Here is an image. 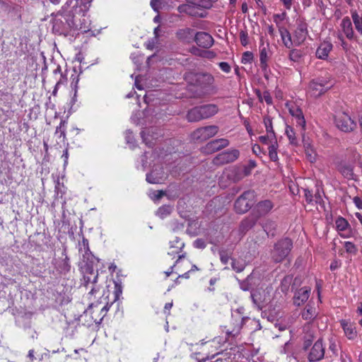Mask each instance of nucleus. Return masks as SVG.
<instances>
[{"mask_svg":"<svg viewBox=\"0 0 362 362\" xmlns=\"http://www.w3.org/2000/svg\"><path fill=\"white\" fill-rule=\"evenodd\" d=\"M293 247V242L286 238L279 240L272 252V258L275 262H282L289 254Z\"/></svg>","mask_w":362,"mask_h":362,"instance_id":"7ed1b4c3","label":"nucleus"},{"mask_svg":"<svg viewBox=\"0 0 362 362\" xmlns=\"http://www.w3.org/2000/svg\"><path fill=\"white\" fill-rule=\"evenodd\" d=\"M259 142H261L263 144H274V140H273L272 139V135L269 134H267V135L260 136L259 137ZM275 141H277L276 136H275Z\"/></svg>","mask_w":362,"mask_h":362,"instance_id":"49530a36","label":"nucleus"},{"mask_svg":"<svg viewBox=\"0 0 362 362\" xmlns=\"http://www.w3.org/2000/svg\"><path fill=\"white\" fill-rule=\"evenodd\" d=\"M125 138H126V141H127V144H132L134 146V136L132 134V132L131 130L126 131Z\"/></svg>","mask_w":362,"mask_h":362,"instance_id":"6e6d98bb","label":"nucleus"},{"mask_svg":"<svg viewBox=\"0 0 362 362\" xmlns=\"http://www.w3.org/2000/svg\"><path fill=\"white\" fill-rule=\"evenodd\" d=\"M314 197L315 199H313V202H315L316 204H319L324 207L325 203L322 199L320 189L316 190Z\"/></svg>","mask_w":362,"mask_h":362,"instance_id":"09e8293b","label":"nucleus"},{"mask_svg":"<svg viewBox=\"0 0 362 362\" xmlns=\"http://www.w3.org/2000/svg\"><path fill=\"white\" fill-rule=\"evenodd\" d=\"M325 356V348L322 345V339H317L314 345L313 346L309 355L308 360L310 362H315L320 361L324 358Z\"/></svg>","mask_w":362,"mask_h":362,"instance_id":"9b49d317","label":"nucleus"},{"mask_svg":"<svg viewBox=\"0 0 362 362\" xmlns=\"http://www.w3.org/2000/svg\"><path fill=\"white\" fill-rule=\"evenodd\" d=\"M290 113L295 117L297 125L301 127L303 129H304L305 127V120L302 110L298 107L294 110L291 109Z\"/></svg>","mask_w":362,"mask_h":362,"instance_id":"a878e982","label":"nucleus"},{"mask_svg":"<svg viewBox=\"0 0 362 362\" xmlns=\"http://www.w3.org/2000/svg\"><path fill=\"white\" fill-rule=\"evenodd\" d=\"M219 146L217 139H214L209 142H208L206 146L203 148V151L204 153L211 154L216 151H219Z\"/></svg>","mask_w":362,"mask_h":362,"instance_id":"473e14b6","label":"nucleus"},{"mask_svg":"<svg viewBox=\"0 0 362 362\" xmlns=\"http://www.w3.org/2000/svg\"><path fill=\"white\" fill-rule=\"evenodd\" d=\"M93 0H68L66 7L73 11L76 15L85 16L89 10Z\"/></svg>","mask_w":362,"mask_h":362,"instance_id":"0eeeda50","label":"nucleus"},{"mask_svg":"<svg viewBox=\"0 0 362 362\" xmlns=\"http://www.w3.org/2000/svg\"><path fill=\"white\" fill-rule=\"evenodd\" d=\"M274 207V204L269 199L259 202L252 211L259 218L267 215Z\"/></svg>","mask_w":362,"mask_h":362,"instance_id":"4468645a","label":"nucleus"},{"mask_svg":"<svg viewBox=\"0 0 362 362\" xmlns=\"http://www.w3.org/2000/svg\"><path fill=\"white\" fill-rule=\"evenodd\" d=\"M278 144L277 141H274V144H272L269 146V157L271 160L276 162L279 160L277 155Z\"/></svg>","mask_w":362,"mask_h":362,"instance_id":"c9c22d12","label":"nucleus"},{"mask_svg":"<svg viewBox=\"0 0 362 362\" xmlns=\"http://www.w3.org/2000/svg\"><path fill=\"white\" fill-rule=\"evenodd\" d=\"M231 268L235 272L240 273L245 269V264L242 261L238 260L236 259H231Z\"/></svg>","mask_w":362,"mask_h":362,"instance_id":"58836bf2","label":"nucleus"},{"mask_svg":"<svg viewBox=\"0 0 362 362\" xmlns=\"http://www.w3.org/2000/svg\"><path fill=\"white\" fill-rule=\"evenodd\" d=\"M255 196L254 190L244 192L235 202L234 208L238 214H244L248 211L253 205Z\"/></svg>","mask_w":362,"mask_h":362,"instance_id":"20e7f679","label":"nucleus"},{"mask_svg":"<svg viewBox=\"0 0 362 362\" xmlns=\"http://www.w3.org/2000/svg\"><path fill=\"white\" fill-rule=\"evenodd\" d=\"M351 13L356 30L362 35V16H359L356 10H351Z\"/></svg>","mask_w":362,"mask_h":362,"instance_id":"7c9ffc66","label":"nucleus"},{"mask_svg":"<svg viewBox=\"0 0 362 362\" xmlns=\"http://www.w3.org/2000/svg\"><path fill=\"white\" fill-rule=\"evenodd\" d=\"M340 324L343 328L345 335L348 337L349 339H354L356 337L357 332L356 327L351 322L341 320L340 321Z\"/></svg>","mask_w":362,"mask_h":362,"instance_id":"aec40b11","label":"nucleus"},{"mask_svg":"<svg viewBox=\"0 0 362 362\" xmlns=\"http://www.w3.org/2000/svg\"><path fill=\"white\" fill-rule=\"evenodd\" d=\"M199 120L206 119L215 115L218 112V107L215 104H206L197 106Z\"/></svg>","mask_w":362,"mask_h":362,"instance_id":"ddd939ff","label":"nucleus"},{"mask_svg":"<svg viewBox=\"0 0 362 362\" xmlns=\"http://www.w3.org/2000/svg\"><path fill=\"white\" fill-rule=\"evenodd\" d=\"M98 272L94 275L92 279L88 274H85L83 276L84 282L86 286H87L89 283L95 284L98 281Z\"/></svg>","mask_w":362,"mask_h":362,"instance_id":"603ef678","label":"nucleus"},{"mask_svg":"<svg viewBox=\"0 0 362 362\" xmlns=\"http://www.w3.org/2000/svg\"><path fill=\"white\" fill-rule=\"evenodd\" d=\"M240 42L243 46H246L248 44V35L246 30H240Z\"/></svg>","mask_w":362,"mask_h":362,"instance_id":"3c124183","label":"nucleus"},{"mask_svg":"<svg viewBox=\"0 0 362 362\" xmlns=\"http://www.w3.org/2000/svg\"><path fill=\"white\" fill-rule=\"evenodd\" d=\"M286 16V12H283L281 13H276V14H274L273 18H274V21L278 24L279 23V21H284L285 19Z\"/></svg>","mask_w":362,"mask_h":362,"instance_id":"bf43d9fd","label":"nucleus"},{"mask_svg":"<svg viewBox=\"0 0 362 362\" xmlns=\"http://www.w3.org/2000/svg\"><path fill=\"white\" fill-rule=\"evenodd\" d=\"M344 247L346 252L352 255H356L358 252L356 246L351 242H345Z\"/></svg>","mask_w":362,"mask_h":362,"instance_id":"a18cd8bd","label":"nucleus"},{"mask_svg":"<svg viewBox=\"0 0 362 362\" xmlns=\"http://www.w3.org/2000/svg\"><path fill=\"white\" fill-rule=\"evenodd\" d=\"M183 78L187 84L189 91L195 98L214 93L217 90L214 85L215 78L209 72L189 71L184 74Z\"/></svg>","mask_w":362,"mask_h":362,"instance_id":"f257e3e1","label":"nucleus"},{"mask_svg":"<svg viewBox=\"0 0 362 362\" xmlns=\"http://www.w3.org/2000/svg\"><path fill=\"white\" fill-rule=\"evenodd\" d=\"M185 246V243L178 237L170 241V248L168 252V255L175 256V255H180V252L182 251Z\"/></svg>","mask_w":362,"mask_h":362,"instance_id":"412c9836","label":"nucleus"},{"mask_svg":"<svg viewBox=\"0 0 362 362\" xmlns=\"http://www.w3.org/2000/svg\"><path fill=\"white\" fill-rule=\"evenodd\" d=\"M353 201L359 209H362V199L359 197H354Z\"/></svg>","mask_w":362,"mask_h":362,"instance_id":"338daca9","label":"nucleus"},{"mask_svg":"<svg viewBox=\"0 0 362 362\" xmlns=\"http://www.w3.org/2000/svg\"><path fill=\"white\" fill-rule=\"evenodd\" d=\"M269 43H267V47L264 46L263 42H262L261 47H260V52H259V61H260V67L263 71H266L268 65H267V61L269 59L268 56V49Z\"/></svg>","mask_w":362,"mask_h":362,"instance_id":"5701e85b","label":"nucleus"},{"mask_svg":"<svg viewBox=\"0 0 362 362\" xmlns=\"http://www.w3.org/2000/svg\"><path fill=\"white\" fill-rule=\"evenodd\" d=\"M252 59H253L252 52L247 51L243 54L241 62L243 64L251 63Z\"/></svg>","mask_w":362,"mask_h":362,"instance_id":"de8ad7c7","label":"nucleus"},{"mask_svg":"<svg viewBox=\"0 0 362 362\" xmlns=\"http://www.w3.org/2000/svg\"><path fill=\"white\" fill-rule=\"evenodd\" d=\"M264 126L266 128L267 133L269 134H271L272 139L273 140H275L276 135H275L274 131L273 129L272 121L271 117H265L264 118Z\"/></svg>","mask_w":362,"mask_h":362,"instance_id":"4c0bfd02","label":"nucleus"},{"mask_svg":"<svg viewBox=\"0 0 362 362\" xmlns=\"http://www.w3.org/2000/svg\"><path fill=\"white\" fill-rule=\"evenodd\" d=\"M194 245L197 248L204 249L206 247V243L202 239L199 238L194 242Z\"/></svg>","mask_w":362,"mask_h":362,"instance_id":"052dcab7","label":"nucleus"},{"mask_svg":"<svg viewBox=\"0 0 362 362\" xmlns=\"http://www.w3.org/2000/svg\"><path fill=\"white\" fill-rule=\"evenodd\" d=\"M186 119L189 122H197L200 121L199 118L198 107H197V106L187 111L186 114Z\"/></svg>","mask_w":362,"mask_h":362,"instance_id":"72a5a7b5","label":"nucleus"},{"mask_svg":"<svg viewBox=\"0 0 362 362\" xmlns=\"http://www.w3.org/2000/svg\"><path fill=\"white\" fill-rule=\"evenodd\" d=\"M314 340V337L311 333L306 334L303 337V349L306 351L312 345Z\"/></svg>","mask_w":362,"mask_h":362,"instance_id":"79ce46f5","label":"nucleus"},{"mask_svg":"<svg viewBox=\"0 0 362 362\" xmlns=\"http://www.w3.org/2000/svg\"><path fill=\"white\" fill-rule=\"evenodd\" d=\"M261 225L267 235H271L272 237L275 235V230L277 226L275 221L271 219H266L261 223Z\"/></svg>","mask_w":362,"mask_h":362,"instance_id":"393cba45","label":"nucleus"},{"mask_svg":"<svg viewBox=\"0 0 362 362\" xmlns=\"http://www.w3.org/2000/svg\"><path fill=\"white\" fill-rule=\"evenodd\" d=\"M189 2L197 7L210 8L212 4L217 0H189Z\"/></svg>","mask_w":362,"mask_h":362,"instance_id":"f704fd0d","label":"nucleus"},{"mask_svg":"<svg viewBox=\"0 0 362 362\" xmlns=\"http://www.w3.org/2000/svg\"><path fill=\"white\" fill-rule=\"evenodd\" d=\"M240 152L237 149L225 151L218 154L213 160L215 165H224L234 162L239 157Z\"/></svg>","mask_w":362,"mask_h":362,"instance_id":"1a4fd4ad","label":"nucleus"},{"mask_svg":"<svg viewBox=\"0 0 362 362\" xmlns=\"http://www.w3.org/2000/svg\"><path fill=\"white\" fill-rule=\"evenodd\" d=\"M310 288L303 287L298 290L293 297V303L297 306H300L306 302L310 296Z\"/></svg>","mask_w":362,"mask_h":362,"instance_id":"a211bd4d","label":"nucleus"},{"mask_svg":"<svg viewBox=\"0 0 362 362\" xmlns=\"http://www.w3.org/2000/svg\"><path fill=\"white\" fill-rule=\"evenodd\" d=\"M303 56L301 50L293 49L290 51L288 58L291 61L298 62Z\"/></svg>","mask_w":362,"mask_h":362,"instance_id":"ea45409f","label":"nucleus"},{"mask_svg":"<svg viewBox=\"0 0 362 362\" xmlns=\"http://www.w3.org/2000/svg\"><path fill=\"white\" fill-rule=\"evenodd\" d=\"M216 56V54L214 51L208 50V51H203V53L202 54V57H205L209 59H212L215 58Z\"/></svg>","mask_w":362,"mask_h":362,"instance_id":"13d9d810","label":"nucleus"},{"mask_svg":"<svg viewBox=\"0 0 362 362\" xmlns=\"http://www.w3.org/2000/svg\"><path fill=\"white\" fill-rule=\"evenodd\" d=\"M308 34V24L303 21L298 22L293 35L294 44L296 45H301L305 40Z\"/></svg>","mask_w":362,"mask_h":362,"instance_id":"f8f14e48","label":"nucleus"},{"mask_svg":"<svg viewBox=\"0 0 362 362\" xmlns=\"http://www.w3.org/2000/svg\"><path fill=\"white\" fill-rule=\"evenodd\" d=\"M293 281V276L291 275L285 276L281 281L279 288L281 291L286 294L290 288L291 283Z\"/></svg>","mask_w":362,"mask_h":362,"instance_id":"2f4dec72","label":"nucleus"},{"mask_svg":"<svg viewBox=\"0 0 362 362\" xmlns=\"http://www.w3.org/2000/svg\"><path fill=\"white\" fill-rule=\"evenodd\" d=\"M332 44L329 42H323L316 50V57L320 59H326L332 49Z\"/></svg>","mask_w":362,"mask_h":362,"instance_id":"6ab92c4d","label":"nucleus"},{"mask_svg":"<svg viewBox=\"0 0 362 362\" xmlns=\"http://www.w3.org/2000/svg\"><path fill=\"white\" fill-rule=\"evenodd\" d=\"M306 156L310 162L313 163L315 161L316 155L313 150H310V151L309 150L306 151Z\"/></svg>","mask_w":362,"mask_h":362,"instance_id":"e2e57ef3","label":"nucleus"},{"mask_svg":"<svg viewBox=\"0 0 362 362\" xmlns=\"http://www.w3.org/2000/svg\"><path fill=\"white\" fill-rule=\"evenodd\" d=\"M220 150L229 145V141L226 139H217Z\"/></svg>","mask_w":362,"mask_h":362,"instance_id":"680f3d73","label":"nucleus"},{"mask_svg":"<svg viewBox=\"0 0 362 362\" xmlns=\"http://www.w3.org/2000/svg\"><path fill=\"white\" fill-rule=\"evenodd\" d=\"M304 192H305V198L306 202L308 204H313V195L312 192L308 189H304Z\"/></svg>","mask_w":362,"mask_h":362,"instance_id":"5fc2aeb1","label":"nucleus"},{"mask_svg":"<svg viewBox=\"0 0 362 362\" xmlns=\"http://www.w3.org/2000/svg\"><path fill=\"white\" fill-rule=\"evenodd\" d=\"M194 41L196 44L202 48L209 49L214 43L213 37L206 32H197L194 35Z\"/></svg>","mask_w":362,"mask_h":362,"instance_id":"9d476101","label":"nucleus"},{"mask_svg":"<svg viewBox=\"0 0 362 362\" xmlns=\"http://www.w3.org/2000/svg\"><path fill=\"white\" fill-rule=\"evenodd\" d=\"M349 226V224L348 221L342 217H339L336 220V226L338 230L344 231Z\"/></svg>","mask_w":362,"mask_h":362,"instance_id":"a19ab883","label":"nucleus"},{"mask_svg":"<svg viewBox=\"0 0 362 362\" xmlns=\"http://www.w3.org/2000/svg\"><path fill=\"white\" fill-rule=\"evenodd\" d=\"M173 209V206L172 205H163L158 209L156 211V216H158L160 218H165L172 213Z\"/></svg>","mask_w":362,"mask_h":362,"instance_id":"c756f323","label":"nucleus"},{"mask_svg":"<svg viewBox=\"0 0 362 362\" xmlns=\"http://www.w3.org/2000/svg\"><path fill=\"white\" fill-rule=\"evenodd\" d=\"M185 257V253H183L182 255H180L178 256V258L176 260V262H175V264L170 267V268L169 269L168 271L165 272V274L166 275V277H168L173 272V269L174 267H175L176 264L178 262V261L182 258H184Z\"/></svg>","mask_w":362,"mask_h":362,"instance_id":"864d4df0","label":"nucleus"},{"mask_svg":"<svg viewBox=\"0 0 362 362\" xmlns=\"http://www.w3.org/2000/svg\"><path fill=\"white\" fill-rule=\"evenodd\" d=\"M218 132V127L216 125H210L197 129L192 134V138L195 141H204L214 136Z\"/></svg>","mask_w":362,"mask_h":362,"instance_id":"423d86ee","label":"nucleus"},{"mask_svg":"<svg viewBox=\"0 0 362 362\" xmlns=\"http://www.w3.org/2000/svg\"><path fill=\"white\" fill-rule=\"evenodd\" d=\"M195 31L190 28H184L177 30L175 35L177 38L186 44H190L194 41Z\"/></svg>","mask_w":362,"mask_h":362,"instance_id":"dca6fc26","label":"nucleus"},{"mask_svg":"<svg viewBox=\"0 0 362 362\" xmlns=\"http://www.w3.org/2000/svg\"><path fill=\"white\" fill-rule=\"evenodd\" d=\"M279 32H280L281 37L284 45L287 48L290 49L293 46V43L292 42L291 35L289 31L286 28H280Z\"/></svg>","mask_w":362,"mask_h":362,"instance_id":"bb28decb","label":"nucleus"},{"mask_svg":"<svg viewBox=\"0 0 362 362\" xmlns=\"http://www.w3.org/2000/svg\"><path fill=\"white\" fill-rule=\"evenodd\" d=\"M328 81L326 79L322 78H317L313 79L310 82V89L312 95L315 97H320L325 93H326L331 86H328Z\"/></svg>","mask_w":362,"mask_h":362,"instance_id":"6e6552de","label":"nucleus"},{"mask_svg":"<svg viewBox=\"0 0 362 362\" xmlns=\"http://www.w3.org/2000/svg\"><path fill=\"white\" fill-rule=\"evenodd\" d=\"M220 260L223 264H227L229 260L233 259L232 257L233 251L229 249L221 247L218 250Z\"/></svg>","mask_w":362,"mask_h":362,"instance_id":"cd10ccee","label":"nucleus"},{"mask_svg":"<svg viewBox=\"0 0 362 362\" xmlns=\"http://www.w3.org/2000/svg\"><path fill=\"white\" fill-rule=\"evenodd\" d=\"M338 171L346 179L354 180V166L350 163L341 160L336 165Z\"/></svg>","mask_w":362,"mask_h":362,"instance_id":"f3484780","label":"nucleus"},{"mask_svg":"<svg viewBox=\"0 0 362 362\" xmlns=\"http://www.w3.org/2000/svg\"><path fill=\"white\" fill-rule=\"evenodd\" d=\"M157 42V40L156 39H151V40H148L146 44V48L150 50H153L155 47V44Z\"/></svg>","mask_w":362,"mask_h":362,"instance_id":"774afa93","label":"nucleus"},{"mask_svg":"<svg viewBox=\"0 0 362 362\" xmlns=\"http://www.w3.org/2000/svg\"><path fill=\"white\" fill-rule=\"evenodd\" d=\"M122 293V287L120 284L115 282V291L113 292V302L119 300Z\"/></svg>","mask_w":362,"mask_h":362,"instance_id":"c03bdc74","label":"nucleus"},{"mask_svg":"<svg viewBox=\"0 0 362 362\" xmlns=\"http://www.w3.org/2000/svg\"><path fill=\"white\" fill-rule=\"evenodd\" d=\"M301 315L303 320L312 321L317 317V313L314 306L307 304Z\"/></svg>","mask_w":362,"mask_h":362,"instance_id":"b1692460","label":"nucleus"},{"mask_svg":"<svg viewBox=\"0 0 362 362\" xmlns=\"http://www.w3.org/2000/svg\"><path fill=\"white\" fill-rule=\"evenodd\" d=\"M76 15L64 4L53 19L52 30L54 33L67 36L76 29L74 18Z\"/></svg>","mask_w":362,"mask_h":362,"instance_id":"f03ea898","label":"nucleus"},{"mask_svg":"<svg viewBox=\"0 0 362 362\" xmlns=\"http://www.w3.org/2000/svg\"><path fill=\"white\" fill-rule=\"evenodd\" d=\"M286 136L289 140V142L291 145L296 146L298 145V139L296 137V133L291 127H290V126L286 127Z\"/></svg>","mask_w":362,"mask_h":362,"instance_id":"e433bc0d","label":"nucleus"},{"mask_svg":"<svg viewBox=\"0 0 362 362\" xmlns=\"http://www.w3.org/2000/svg\"><path fill=\"white\" fill-rule=\"evenodd\" d=\"M341 26L346 37L349 40L353 39L354 33L351 19L349 17H344L341 21Z\"/></svg>","mask_w":362,"mask_h":362,"instance_id":"4be33fe9","label":"nucleus"},{"mask_svg":"<svg viewBox=\"0 0 362 362\" xmlns=\"http://www.w3.org/2000/svg\"><path fill=\"white\" fill-rule=\"evenodd\" d=\"M336 127L341 132L349 133L353 132L357 127L356 122L351 117L345 113L341 112L334 117Z\"/></svg>","mask_w":362,"mask_h":362,"instance_id":"39448f33","label":"nucleus"},{"mask_svg":"<svg viewBox=\"0 0 362 362\" xmlns=\"http://www.w3.org/2000/svg\"><path fill=\"white\" fill-rule=\"evenodd\" d=\"M250 296L253 303L259 306L261 302L260 293L257 291H252Z\"/></svg>","mask_w":362,"mask_h":362,"instance_id":"8fccbe9b","label":"nucleus"},{"mask_svg":"<svg viewBox=\"0 0 362 362\" xmlns=\"http://www.w3.org/2000/svg\"><path fill=\"white\" fill-rule=\"evenodd\" d=\"M259 218L253 213L245 217L240 223L239 230L241 233L245 234L249 230L252 228Z\"/></svg>","mask_w":362,"mask_h":362,"instance_id":"2eb2a0df","label":"nucleus"},{"mask_svg":"<svg viewBox=\"0 0 362 362\" xmlns=\"http://www.w3.org/2000/svg\"><path fill=\"white\" fill-rule=\"evenodd\" d=\"M340 266V261L335 259L331 263L329 268L332 271H334L335 269H338Z\"/></svg>","mask_w":362,"mask_h":362,"instance_id":"69168bd1","label":"nucleus"},{"mask_svg":"<svg viewBox=\"0 0 362 362\" xmlns=\"http://www.w3.org/2000/svg\"><path fill=\"white\" fill-rule=\"evenodd\" d=\"M220 69L225 73H229L230 71V66L228 62H222L218 64Z\"/></svg>","mask_w":362,"mask_h":362,"instance_id":"4d7b16f0","label":"nucleus"},{"mask_svg":"<svg viewBox=\"0 0 362 362\" xmlns=\"http://www.w3.org/2000/svg\"><path fill=\"white\" fill-rule=\"evenodd\" d=\"M59 267L61 273H66L69 272L71 266L69 264V259L66 255Z\"/></svg>","mask_w":362,"mask_h":362,"instance_id":"37998d69","label":"nucleus"},{"mask_svg":"<svg viewBox=\"0 0 362 362\" xmlns=\"http://www.w3.org/2000/svg\"><path fill=\"white\" fill-rule=\"evenodd\" d=\"M264 100L265 102L269 105L272 103V98L270 95V93L268 91H264L263 93L262 100Z\"/></svg>","mask_w":362,"mask_h":362,"instance_id":"0e129e2a","label":"nucleus"},{"mask_svg":"<svg viewBox=\"0 0 362 362\" xmlns=\"http://www.w3.org/2000/svg\"><path fill=\"white\" fill-rule=\"evenodd\" d=\"M146 180L151 184H159L163 180V176L159 175L156 170H153L150 173L146 174Z\"/></svg>","mask_w":362,"mask_h":362,"instance_id":"c85d7f7f","label":"nucleus"}]
</instances>
